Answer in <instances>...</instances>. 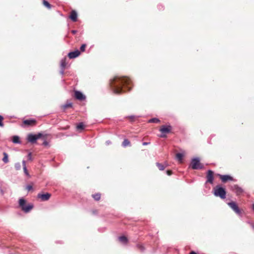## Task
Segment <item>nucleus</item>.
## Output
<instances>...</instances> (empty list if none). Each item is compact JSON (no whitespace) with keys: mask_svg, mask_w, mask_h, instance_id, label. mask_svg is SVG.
I'll return each mask as SVG.
<instances>
[{"mask_svg":"<svg viewBox=\"0 0 254 254\" xmlns=\"http://www.w3.org/2000/svg\"><path fill=\"white\" fill-rule=\"evenodd\" d=\"M131 80L126 77L115 76L110 80L111 88L115 94H120L124 91L123 87H127L128 90H130L129 86Z\"/></svg>","mask_w":254,"mask_h":254,"instance_id":"1","label":"nucleus"},{"mask_svg":"<svg viewBox=\"0 0 254 254\" xmlns=\"http://www.w3.org/2000/svg\"><path fill=\"white\" fill-rule=\"evenodd\" d=\"M226 191L224 188L220 186H216L214 189V194L216 196H219L222 199L226 197Z\"/></svg>","mask_w":254,"mask_h":254,"instance_id":"2","label":"nucleus"},{"mask_svg":"<svg viewBox=\"0 0 254 254\" xmlns=\"http://www.w3.org/2000/svg\"><path fill=\"white\" fill-rule=\"evenodd\" d=\"M19 204L21 209L25 213L29 212L33 208V205L31 204L26 205V201L22 198L19 199Z\"/></svg>","mask_w":254,"mask_h":254,"instance_id":"3","label":"nucleus"},{"mask_svg":"<svg viewBox=\"0 0 254 254\" xmlns=\"http://www.w3.org/2000/svg\"><path fill=\"white\" fill-rule=\"evenodd\" d=\"M191 166L193 169H201L203 165L200 163V159L198 157L192 159L191 161Z\"/></svg>","mask_w":254,"mask_h":254,"instance_id":"4","label":"nucleus"},{"mask_svg":"<svg viewBox=\"0 0 254 254\" xmlns=\"http://www.w3.org/2000/svg\"><path fill=\"white\" fill-rule=\"evenodd\" d=\"M227 204L238 215L242 216L241 211L235 202H229Z\"/></svg>","mask_w":254,"mask_h":254,"instance_id":"5","label":"nucleus"},{"mask_svg":"<svg viewBox=\"0 0 254 254\" xmlns=\"http://www.w3.org/2000/svg\"><path fill=\"white\" fill-rule=\"evenodd\" d=\"M172 127L171 126H162L159 129V131L162 132L160 135L161 137H166V133H168L171 132Z\"/></svg>","mask_w":254,"mask_h":254,"instance_id":"6","label":"nucleus"},{"mask_svg":"<svg viewBox=\"0 0 254 254\" xmlns=\"http://www.w3.org/2000/svg\"><path fill=\"white\" fill-rule=\"evenodd\" d=\"M206 183H209L211 184H212L214 181V177H213V172L210 170H209L207 172V176H206Z\"/></svg>","mask_w":254,"mask_h":254,"instance_id":"7","label":"nucleus"},{"mask_svg":"<svg viewBox=\"0 0 254 254\" xmlns=\"http://www.w3.org/2000/svg\"><path fill=\"white\" fill-rule=\"evenodd\" d=\"M51 196V194L48 192L44 194L39 193L37 195V197L40 198L42 201H47L49 200Z\"/></svg>","mask_w":254,"mask_h":254,"instance_id":"8","label":"nucleus"},{"mask_svg":"<svg viewBox=\"0 0 254 254\" xmlns=\"http://www.w3.org/2000/svg\"><path fill=\"white\" fill-rule=\"evenodd\" d=\"M232 190L236 193L237 195H240L243 192V190L237 185H235L232 187Z\"/></svg>","mask_w":254,"mask_h":254,"instance_id":"9","label":"nucleus"},{"mask_svg":"<svg viewBox=\"0 0 254 254\" xmlns=\"http://www.w3.org/2000/svg\"><path fill=\"white\" fill-rule=\"evenodd\" d=\"M220 178L222 182L225 183L227 181H233V178L228 175H220Z\"/></svg>","mask_w":254,"mask_h":254,"instance_id":"10","label":"nucleus"},{"mask_svg":"<svg viewBox=\"0 0 254 254\" xmlns=\"http://www.w3.org/2000/svg\"><path fill=\"white\" fill-rule=\"evenodd\" d=\"M80 54V52L78 50H76L73 52H69L68 56L69 59H74L77 57Z\"/></svg>","mask_w":254,"mask_h":254,"instance_id":"11","label":"nucleus"},{"mask_svg":"<svg viewBox=\"0 0 254 254\" xmlns=\"http://www.w3.org/2000/svg\"><path fill=\"white\" fill-rule=\"evenodd\" d=\"M75 97L77 99L80 101L84 100L85 99V96L79 91H76L75 92Z\"/></svg>","mask_w":254,"mask_h":254,"instance_id":"12","label":"nucleus"},{"mask_svg":"<svg viewBox=\"0 0 254 254\" xmlns=\"http://www.w3.org/2000/svg\"><path fill=\"white\" fill-rule=\"evenodd\" d=\"M27 140L29 142L34 143H35L37 140L35 134H29L27 136Z\"/></svg>","mask_w":254,"mask_h":254,"instance_id":"13","label":"nucleus"},{"mask_svg":"<svg viewBox=\"0 0 254 254\" xmlns=\"http://www.w3.org/2000/svg\"><path fill=\"white\" fill-rule=\"evenodd\" d=\"M22 166H23V169L24 174L26 176H27L28 178H30L31 176L30 175L29 173H28L27 167L26 166V161L24 160H23L22 162Z\"/></svg>","mask_w":254,"mask_h":254,"instance_id":"14","label":"nucleus"},{"mask_svg":"<svg viewBox=\"0 0 254 254\" xmlns=\"http://www.w3.org/2000/svg\"><path fill=\"white\" fill-rule=\"evenodd\" d=\"M77 14L75 11L72 10L70 15V18L74 22L77 21Z\"/></svg>","mask_w":254,"mask_h":254,"instance_id":"15","label":"nucleus"},{"mask_svg":"<svg viewBox=\"0 0 254 254\" xmlns=\"http://www.w3.org/2000/svg\"><path fill=\"white\" fill-rule=\"evenodd\" d=\"M23 123L26 125L31 126L36 123V120L34 119L26 120L23 121Z\"/></svg>","mask_w":254,"mask_h":254,"instance_id":"16","label":"nucleus"},{"mask_svg":"<svg viewBox=\"0 0 254 254\" xmlns=\"http://www.w3.org/2000/svg\"><path fill=\"white\" fill-rule=\"evenodd\" d=\"M119 240L123 244H127V239L124 236H120L118 238Z\"/></svg>","mask_w":254,"mask_h":254,"instance_id":"17","label":"nucleus"},{"mask_svg":"<svg viewBox=\"0 0 254 254\" xmlns=\"http://www.w3.org/2000/svg\"><path fill=\"white\" fill-rule=\"evenodd\" d=\"M12 142L16 144L20 143L19 136L14 135L12 137Z\"/></svg>","mask_w":254,"mask_h":254,"instance_id":"18","label":"nucleus"},{"mask_svg":"<svg viewBox=\"0 0 254 254\" xmlns=\"http://www.w3.org/2000/svg\"><path fill=\"white\" fill-rule=\"evenodd\" d=\"M66 58H64L61 60V68H65V66H66Z\"/></svg>","mask_w":254,"mask_h":254,"instance_id":"19","label":"nucleus"},{"mask_svg":"<svg viewBox=\"0 0 254 254\" xmlns=\"http://www.w3.org/2000/svg\"><path fill=\"white\" fill-rule=\"evenodd\" d=\"M184 155L182 153H178L176 154V158L180 162H182Z\"/></svg>","mask_w":254,"mask_h":254,"instance_id":"20","label":"nucleus"},{"mask_svg":"<svg viewBox=\"0 0 254 254\" xmlns=\"http://www.w3.org/2000/svg\"><path fill=\"white\" fill-rule=\"evenodd\" d=\"M130 141L127 139H125L122 143V146L124 147L130 145Z\"/></svg>","mask_w":254,"mask_h":254,"instance_id":"21","label":"nucleus"},{"mask_svg":"<svg viewBox=\"0 0 254 254\" xmlns=\"http://www.w3.org/2000/svg\"><path fill=\"white\" fill-rule=\"evenodd\" d=\"M160 121L156 118H152L148 121V123H159Z\"/></svg>","mask_w":254,"mask_h":254,"instance_id":"22","label":"nucleus"},{"mask_svg":"<svg viewBox=\"0 0 254 254\" xmlns=\"http://www.w3.org/2000/svg\"><path fill=\"white\" fill-rule=\"evenodd\" d=\"M3 158H2V161L4 163H7L8 162V155L6 153L4 152L3 153Z\"/></svg>","mask_w":254,"mask_h":254,"instance_id":"23","label":"nucleus"},{"mask_svg":"<svg viewBox=\"0 0 254 254\" xmlns=\"http://www.w3.org/2000/svg\"><path fill=\"white\" fill-rule=\"evenodd\" d=\"M92 197L95 200H99L101 197V194L99 193H97L94 194H92Z\"/></svg>","mask_w":254,"mask_h":254,"instance_id":"24","label":"nucleus"},{"mask_svg":"<svg viewBox=\"0 0 254 254\" xmlns=\"http://www.w3.org/2000/svg\"><path fill=\"white\" fill-rule=\"evenodd\" d=\"M156 165L158 167L159 169L161 171L164 170L165 168V167L164 166V165L159 163H156Z\"/></svg>","mask_w":254,"mask_h":254,"instance_id":"25","label":"nucleus"},{"mask_svg":"<svg viewBox=\"0 0 254 254\" xmlns=\"http://www.w3.org/2000/svg\"><path fill=\"white\" fill-rule=\"evenodd\" d=\"M43 4L48 9L51 8V5L48 2V1L45 0H43Z\"/></svg>","mask_w":254,"mask_h":254,"instance_id":"26","label":"nucleus"},{"mask_svg":"<svg viewBox=\"0 0 254 254\" xmlns=\"http://www.w3.org/2000/svg\"><path fill=\"white\" fill-rule=\"evenodd\" d=\"M14 167L16 170H19L21 169V164L19 162L16 163Z\"/></svg>","mask_w":254,"mask_h":254,"instance_id":"27","label":"nucleus"},{"mask_svg":"<svg viewBox=\"0 0 254 254\" xmlns=\"http://www.w3.org/2000/svg\"><path fill=\"white\" fill-rule=\"evenodd\" d=\"M77 129H83L84 128V125L82 123H79L76 127Z\"/></svg>","mask_w":254,"mask_h":254,"instance_id":"28","label":"nucleus"},{"mask_svg":"<svg viewBox=\"0 0 254 254\" xmlns=\"http://www.w3.org/2000/svg\"><path fill=\"white\" fill-rule=\"evenodd\" d=\"M72 107V103H66L64 105H63V107L64 109L68 108V107Z\"/></svg>","mask_w":254,"mask_h":254,"instance_id":"29","label":"nucleus"},{"mask_svg":"<svg viewBox=\"0 0 254 254\" xmlns=\"http://www.w3.org/2000/svg\"><path fill=\"white\" fill-rule=\"evenodd\" d=\"M3 120V118L2 116L0 115V127H4V125L2 123V121Z\"/></svg>","mask_w":254,"mask_h":254,"instance_id":"30","label":"nucleus"},{"mask_svg":"<svg viewBox=\"0 0 254 254\" xmlns=\"http://www.w3.org/2000/svg\"><path fill=\"white\" fill-rule=\"evenodd\" d=\"M85 47H86V45L85 44H82L80 48V50L81 52H84L85 51Z\"/></svg>","mask_w":254,"mask_h":254,"instance_id":"31","label":"nucleus"},{"mask_svg":"<svg viewBox=\"0 0 254 254\" xmlns=\"http://www.w3.org/2000/svg\"><path fill=\"white\" fill-rule=\"evenodd\" d=\"M35 135H36V138H37V139L42 137L43 136V135L42 133H38V134H35Z\"/></svg>","mask_w":254,"mask_h":254,"instance_id":"32","label":"nucleus"},{"mask_svg":"<svg viewBox=\"0 0 254 254\" xmlns=\"http://www.w3.org/2000/svg\"><path fill=\"white\" fill-rule=\"evenodd\" d=\"M26 188L28 191H30L32 190L33 187L31 185H27Z\"/></svg>","mask_w":254,"mask_h":254,"instance_id":"33","label":"nucleus"},{"mask_svg":"<svg viewBox=\"0 0 254 254\" xmlns=\"http://www.w3.org/2000/svg\"><path fill=\"white\" fill-rule=\"evenodd\" d=\"M137 247L142 252H143L144 250V247L143 246L138 245Z\"/></svg>","mask_w":254,"mask_h":254,"instance_id":"34","label":"nucleus"},{"mask_svg":"<svg viewBox=\"0 0 254 254\" xmlns=\"http://www.w3.org/2000/svg\"><path fill=\"white\" fill-rule=\"evenodd\" d=\"M28 159L30 160H31L32 159V154L31 152H29L28 154Z\"/></svg>","mask_w":254,"mask_h":254,"instance_id":"35","label":"nucleus"},{"mask_svg":"<svg viewBox=\"0 0 254 254\" xmlns=\"http://www.w3.org/2000/svg\"><path fill=\"white\" fill-rule=\"evenodd\" d=\"M43 144L44 145V146H47L49 144V143L48 141H47L46 140H45L43 143Z\"/></svg>","mask_w":254,"mask_h":254,"instance_id":"36","label":"nucleus"},{"mask_svg":"<svg viewBox=\"0 0 254 254\" xmlns=\"http://www.w3.org/2000/svg\"><path fill=\"white\" fill-rule=\"evenodd\" d=\"M64 68H61V70H60V73L62 74V75H63L64 74Z\"/></svg>","mask_w":254,"mask_h":254,"instance_id":"37","label":"nucleus"},{"mask_svg":"<svg viewBox=\"0 0 254 254\" xmlns=\"http://www.w3.org/2000/svg\"><path fill=\"white\" fill-rule=\"evenodd\" d=\"M167 174L169 176L171 175L172 174V171H169V170H167Z\"/></svg>","mask_w":254,"mask_h":254,"instance_id":"38","label":"nucleus"},{"mask_svg":"<svg viewBox=\"0 0 254 254\" xmlns=\"http://www.w3.org/2000/svg\"><path fill=\"white\" fill-rule=\"evenodd\" d=\"M150 144V142H144L142 143L143 145H147Z\"/></svg>","mask_w":254,"mask_h":254,"instance_id":"39","label":"nucleus"},{"mask_svg":"<svg viewBox=\"0 0 254 254\" xmlns=\"http://www.w3.org/2000/svg\"><path fill=\"white\" fill-rule=\"evenodd\" d=\"M71 32L73 34H75L77 33V31L75 30H71Z\"/></svg>","mask_w":254,"mask_h":254,"instance_id":"40","label":"nucleus"},{"mask_svg":"<svg viewBox=\"0 0 254 254\" xmlns=\"http://www.w3.org/2000/svg\"><path fill=\"white\" fill-rule=\"evenodd\" d=\"M111 143V141L109 140H108L106 141L107 144H110Z\"/></svg>","mask_w":254,"mask_h":254,"instance_id":"41","label":"nucleus"},{"mask_svg":"<svg viewBox=\"0 0 254 254\" xmlns=\"http://www.w3.org/2000/svg\"><path fill=\"white\" fill-rule=\"evenodd\" d=\"M252 208L253 210L254 211V203L253 204Z\"/></svg>","mask_w":254,"mask_h":254,"instance_id":"42","label":"nucleus"},{"mask_svg":"<svg viewBox=\"0 0 254 254\" xmlns=\"http://www.w3.org/2000/svg\"><path fill=\"white\" fill-rule=\"evenodd\" d=\"M190 254H196L194 252L192 251L191 252Z\"/></svg>","mask_w":254,"mask_h":254,"instance_id":"43","label":"nucleus"},{"mask_svg":"<svg viewBox=\"0 0 254 254\" xmlns=\"http://www.w3.org/2000/svg\"><path fill=\"white\" fill-rule=\"evenodd\" d=\"M134 117L133 116H131L129 117V118H131V119H133V118H134Z\"/></svg>","mask_w":254,"mask_h":254,"instance_id":"44","label":"nucleus"},{"mask_svg":"<svg viewBox=\"0 0 254 254\" xmlns=\"http://www.w3.org/2000/svg\"><path fill=\"white\" fill-rule=\"evenodd\" d=\"M253 228L254 229V225H253Z\"/></svg>","mask_w":254,"mask_h":254,"instance_id":"45","label":"nucleus"}]
</instances>
